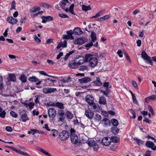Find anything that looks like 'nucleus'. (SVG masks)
<instances>
[{
  "label": "nucleus",
  "mask_w": 156,
  "mask_h": 156,
  "mask_svg": "<svg viewBox=\"0 0 156 156\" xmlns=\"http://www.w3.org/2000/svg\"><path fill=\"white\" fill-rule=\"evenodd\" d=\"M70 132L71 141L73 144H76L78 143V138L77 136L75 134L76 131L74 129L71 128L70 129Z\"/></svg>",
  "instance_id": "1"
},
{
  "label": "nucleus",
  "mask_w": 156,
  "mask_h": 156,
  "mask_svg": "<svg viewBox=\"0 0 156 156\" xmlns=\"http://www.w3.org/2000/svg\"><path fill=\"white\" fill-rule=\"evenodd\" d=\"M87 55H89L90 56L88 57V60L90 65L92 67L95 66L98 63V60L96 57H93V55L87 54Z\"/></svg>",
  "instance_id": "2"
},
{
  "label": "nucleus",
  "mask_w": 156,
  "mask_h": 156,
  "mask_svg": "<svg viewBox=\"0 0 156 156\" xmlns=\"http://www.w3.org/2000/svg\"><path fill=\"white\" fill-rule=\"evenodd\" d=\"M141 57L144 60L146 61V63H149L151 65H153V62L151 60V57L148 56L146 52L144 51H143L142 52Z\"/></svg>",
  "instance_id": "3"
},
{
  "label": "nucleus",
  "mask_w": 156,
  "mask_h": 156,
  "mask_svg": "<svg viewBox=\"0 0 156 156\" xmlns=\"http://www.w3.org/2000/svg\"><path fill=\"white\" fill-rule=\"evenodd\" d=\"M70 135V133L67 130H63L59 134V138L62 140H64L67 139Z\"/></svg>",
  "instance_id": "4"
},
{
  "label": "nucleus",
  "mask_w": 156,
  "mask_h": 156,
  "mask_svg": "<svg viewBox=\"0 0 156 156\" xmlns=\"http://www.w3.org/2000/svg\"><path fill=\"white\" fill-rule=\"evenodd\" d=\"M90 56V55L86 54L84 57L83 56H80L79 58L80 60L77 62L78 65H80L83 63L84 62H87L88 61V57Z\"/></svg>",
  "instance_id": "5"
},
{
  "label": "nucleus",
  "mask_w": 156,
  "mask_h": 156,
  "mask_svg": "<svg viewBox=\"0 0 156 156\" xmlns=\"http://www.w3.org/2000/svg\"><path fill=\"white\" fill-rule=\"evenodd\" d=\"M102 143L104 145L107 146L109 145L111 142L110 138L108 137H105L102 140Z\"/></svg>",
  "instance_id": "6"
},
{
  "label": "nucleus",
  "mask_w": 156,
  "mask_h": 156,
  "mask_svg": "<svg viewBox=\"0 0 156 156\" xmlns=\"http://www.w3.org/2000/svg\"><path fill=\"white\" fill-rule=\"evenodd\" d=\"M56 111L54 108H50L48 111V114L50 118H54L56 115Z\"/></svg>",
  "instance_id": "7"
},
{
  "label": "nucleus",
  "mask_w": 156,
  "mask_h": 156,
  "mask_svg": "<svg viewBox=\"0 0 156 156\" xmlns=\"http://www.w3.org/2000/svg\"><path fill=\"white\" fill-rule=\"evenodd\" d=\"M145 145L146 147L151 148L153 151L156 150V146H154V144L151 141H147Z\"/></svg>",
  "instance_id": "8"
},
{
  "label": "nucleus",
  "mask_w": 156,
  "mask_h": 156,
  "mask_svg": "<svg viewBox=\"0 0 156 156\" xmlns=\"http://www.w3.org/2000/svg\"><path fill=\"white\" fill-rule=\"evenodd\" d=\"M91 79L90 77H85L78 80V82L80 83H87L90 82Z\"/></svg>",
  "instance_id": "9"
},
{
  "label": "nucleus",
  "mask_w": 156,
  "mask_h": 156,
  "mask_svg": "<svg viewBox=\"0 0 156 156\" xmlns=\"http://www.w3.org/2000/svg\"><path fill=\"white\" fill-rule=\"evenodd\" d=\"M94 98L93 96L91 95H87L86 98V101L90 105L94 103Z\"/></svg>",
  "instance_id": "10"
},
{
  "label": "nucleus",
  "mask_w": 156,
  "mask_h": 156,
  "mask_svg": "<svg viewBox=\"0 0 156 156\" xmlns=\"http://www.w3.org/2000/svg\"><path fill=\"white\" fill-rule=\"evenodd\" d=\"M7 21L9 23L13 25L16 24L18 21L16 19L13 18L12 16L7 17Z\"/></svg>",
  "instance_id": "11"
},
{
  "label": "nucleus",
  "mask_w": 156,
  "mask_h": 156,
  "mask_svg": "<svg viewBox=\"0 0 156 156\" xmlns=\"http://www.w3.org/2000/svg\"><path fill=\"white\" fill-rule=\"evenodd\" d=\"M41 18L42 20V22L43 23H44L46 22L52 21L53 20V18L50 16H44L41 17Z\"/></svg>",
  "instance_id": "12"
},
{
  "label": "nucleus",
  "mask_w": 156,
  "mask_h": 156,
  "mask_svg": "<svg viewBox=\"0 0 156 156\" xmlns=\"http://www.w3.org/2000/svg\"><path fill=\"white\" fill-rule=\"evenodd\" d=\"M85 115L89 119H92L94 115V112L89 109L86 110Z\"/></svg>",
  "instance_id": "13"
},
{
  "label": "nucleus",
  "mask_w": 156,
  "mask_h": 156,
  "mask_svg": "<svg viewBox=\"0 0 156 156\" xmlns=\"http://www.w3.org/2000/svg\"><path fill=\"white\" fill-rule=\"evenodd\" d=\"M73 33L75 35H79L83 33L81 29L79 27L75 28L73 31Z\"/></svg>",
  "instance_id": "14"
},
{
  "label": "nucleus",
  "mask_w": 156,
  "mask_h": 156,
  "mask_svg": "<svg viewBox=\"0 0 156 156\" xmlns=\"http://www.w3.org/2000/svg\"><path fill=\"white\" fill-rule=\"evenodd\" d=\"M29 80L30 81L35 82H36L37 81H38L36 83V84L37 85L40 84L41 83V81H39V80L38 79L36 78L35 76H34L30 77L29 79Z\"/></svg>",
  "instance_id": "15"
},
{
  "label": "nucleus",
  "mask_w": 156,
  "mask_h": 156,
  "mask_svg": "<svg viewBox=\"0 0 156 156\" xmlns=\"http://www.w3.org/2000/svg\"><path fill=\"white\" fill-rule=\"evenodd\" d=\"M78 65L77 62H75L74 61H72L69 62V67L72 69L76 68Z\"/></svg>",
  "instance_id": "16"
},
{
  "label": "nucleus",
  "mask_w": 156,
  "mask_h": 156,
  "mask_svg": "<svg viewBox=\"0 0 156 156\" xmlns=\"http://www.w3.org/2000/svg\"><path fill=\"white\" fill-rule=\"evenodd\" d=\"M91 105L94 111L98 112L100 110V108L98 104L94 103Z\"/></svg>",
  "instance_id": "17"
},
{
  "label": "nucleus",
  "mask_w": 156,
  "mask_h": 156,
  "mask_svg": "<svg viewBox=\"0 0 156 156\" xmlns=\"http://www.w3.org/2000/svg\"><path fill=\"white\" fill-rule=\"evenodd\" d=\"M102 121L104 122V123L105 126H108L111 125V121L107 118H105Z\"/></svg>",
  "instance_id": "18"
},
{
  "label": "nucleus",
  "mask_w": 156,
  "mask_h": 156,
  "mask_svg": "<svg viewBox=\"0 0 156 156\" xmlns=\"http://www.w3.org/2000/svg\"><path fill=\"white\" fill-rule=\"evenodd\" d=\"M96 80L94 81L93 83L95 85L98 86H101L103 83L101 81V80H100V78L98 76L96 78Z\"/></svg>",
  "instance_id": "19"
},
{
  "label": "nucleus",
  "mask_w": 156,
  "mask_h": 156,
  "mask_svg": "<svg viewBox=\"0 0 156 156\" xmlns=\"http://www.w3.org/2000/svg\"><path fill=\"white\" fill-rule=\"evenodd\" d=\"M66 118L69 119H71L73 117V115L69 111H67L65 113Z\"/></svg>",
  "instance_id": "20"
},
{
  "label": "nucleus",
  "mask_w": 156,
  "mask_h": 156,
  "mask_svg": "<svg viewBox=\"0 0 156 156\" xmlns=\"http://www.w3.org/2000/svg\"><path fill=\"white\" fill-rule=\"evenodd\" d=\"M99 102L100 104L105 105L106 104V98L103 96L100 97Z\"/></svg>",
  "instance_id": "21"
},
{
  "label": "nucleus",
  "mask_w": 156,
  "mask_h": 156,
  "mask_svg": "<svg viewBox=\"0 0 156 156\" xmlns=\"http://www.w3.org/2000/svg\"><path fill=\"white\" fill-rule=\"evenodd\" d=\"M102 117L101 116L98 114H96L94 117V121L96 122H99L101 120Z\"/></svg>",
  "instance_id": "22"
},
{
  "label": "nucleus",
  "mask_w": 156,
  "mask_h": 156,
  "mask_svg": "<svg viewBox=\"0 0 156 156\" xmlns=\"http://www.w3.org/2000/svg\"><path fill=\"white\" fill-rule=\"evenodd\" d=\"M21 119L22 121L24 122H25L29 120V118L27 115L25 113H23L21 115Z\"/></svg>",
  "instance_id": "23"
},
{
  "label": "nucleus",
  "mask_w": 156,
  "mask_h": 156,
  "mask_svg": "<svg viewBox=\"0 0 156 156\" xmlns=\"http://www.w3.org/2000/svg\"><path fill=\"white\" fill-rule=\"evenodd\" d=\"M9 80L10 81L13 82H15L16 80V77L14 74H10L9 75Z\"/></svg>",
  "instance_id": "24"
},
{
  "label": "nucleus",
  "mask_w": 156,
  "mask_h": 156,
  "mask_svg": "<svg viewBox=\"0 0 156 156\" xmlns=\"http://www.w3.org/2000/svg\"><path fill=\"white\" fill-rule=\"evenodd\" d=\"M20 80L23 83H25L27 81V76L25 75H21L19 78Z\"/></svg>",
  "instance_id": "25"
},
{
  "label": "nucleus",
  "mask_w": 156,
  "mask_h": 156,
  "mask_svg": "<svg viewBox=\"0 0 156 156\" xmlns=\"http://www.w3.org/2000/svg\"><path fill=\"white\" fill-rule=\"evenodd\" d=\"M111 141L115 143H119V139L118 137L116 136L111 137L110 138Z\"/></svg>",
  "instance_id": "26"
},
{
  "label": "nucleus",
  "mask_w": 156,
  "mask_h": 156,
  "mask_svg": "<svg viewBox=\"0 0 156 156\" xmlns=\"http://www.w3.org/2000/svg\"><path fill=\"white\" fill-rule=\"evenodd\" d=\"M91 37L93 42H95L97 40L96 34L94 31H92L91 33Z\"/></svg>",
  "instance_id": "27"
},
{
  "label": "nucleus",
  "mask_w": 156,
  "mask_h": 156,
  "mask_svg": "<svg viewBox=\"0 0 156 156\" xmlns=\"http://www.w3.org/2000/svg\"><path fill=\"white\" fill-rule=\"evenodd\" d=\"M56 107H57L61 109H63L64 108L63 104L62 103L57 102L55 103Z\"/></svg>",
  "instance_id": "28"
},
{
  "label": "nucleus",
  "mask_w": 156,
  "mask_h": 156,
  "mask_svg": "<svg viewBox=\"0 0 156 156\" xmlns=\"http://www.w3.org/2000/svg\"><path fill=\"white\" fill-rule=\"evenodd\" d=\"M111 121V124L112 123L114 126H117L119 124L118 121L115 119H112Z\"/></svg>",
  "instance_id": "29"
},
{
  "label": "nucleus",
  "mask_w": 156,
  "mask_h": 156,
  "mask_svg": "<svg viewBox=\"0 0 156 156\" xmlns=\"http://www.w3.org/2000/svg\"><path fill=\"white\" fill-rule=\"evenodd\" d=\"M87 143L89 146L90 147H93L94 145L97 144L96 141L94 140L89 141Z\"/></svg>",
  "instance_id": "30"
},
{
  "label": "nucleus",
  "mask_w": 156,
  "mask_h": 156,
  "mask_svg": "<svg viewBox=\"0 0 156 156\" xmlns=\"http://www.w3.org/2000/svg\"><path fill=\"white\" fill-rule=\"evenodd\" d=\"M110 17V16L108 15H106L102 17L98 18L97 19L98 20H100L101 21H103L107 19Z\"/></svg>",
  "instance_id": "31"
},
{
  "label": "nucleus",
  "mask_w": 156,
  "mask_h": 156,
  "mask_svg": "<svg viewBox=\"0 0 156 156\" xmlns=\"http://www.w3.org/2000/svg\"><path fill=\"white\" fill-rule=\"evenodd\" d=\"M82 10L85 11L91 9V8L90 6H87L84 5H82Z\"/></svg>",
  "instance_id": "32"
},
{
  "label": "nucleus",
  "mask_w": 156,
  "mask_h": 156,
  "mask_svg": "<svg viewBox=\"0 0 156 156\" xmlns=\"http://www.w3.org/2000/svg\"><path fill=\"white\" fill-rule=\"evenodd\" d=\"M111 130L112 132L115 134H117L119 131V129L116 127H112Z\"/></svg>",
  "instance_id": "33"
},
{
  "label": "nucleus",
  "mask_w": 156,
  "mask_h": 156,
  "mask_svg": "<svg viewBox=\"0 0 156 156\" xmlns=\"http://www.w3.org/2000/svg\"><path fill=\"white\" fill-rule=\"evenodd\" d=\"M77 44L79 45H82L84 43V40L83 38L81 37L80 38H78L77 40Z\"/></svg>",
  "instance_id": "34"
},
{
  "label": "nucleus",
  "mask_w": 156,
  "mask_h": 156,
  "mask_svg": "<svg viewBox=\"0 0 156 156\" xmlns=\"http://www.w3.org/2000/svg\"><path fill=\"white\" fill-rule=\"evenodd\" d=\"M51 133L52 134L53 136H55L58 135V131L55 129H52L51 130Z\"/></svg>",
  "instance_id": "35"
},
{
  "label": "nucleus",
  "mask_w": 156,
  "mask_h": 156,
  "mask_svg": "<svg viewBox=\"0 0 156 156\" xmlns=\"http://www.w3.org/2000/svg\"><path fill=\"white\" fill-rule=\"evenodd\" d=\"M74 7V5L73 4H72L69 7V11L73 14L75 15V14L74 13L73 8Z\"/></svg>",
  "instance_id": "36"
},
{
  "label": "nucleus",
  "mask_w": 156,
  "mask_h": 156,
  "mask_svg": "<svg viewBox=\"0 0 156 156\" xmlns=\"http://www.w3.org/2000/svg\"><path fill=\"white\" fill-rule=\"evenodd\" d=\"M40 9L41 8L39 7L37 8H33L32 9H30V11L31 12H36L37 11H39Z\"/></svg>",
  "instance_id": "37"
},
{
  "label": "nucleus",
  "mask_w": 156,
  "mask_h": 156,
  "mask_svg": "<svg viewBox=\"0 0 156 156\" xmlns=\"http://www.w3.org/2000/svg\"><path fill=\"white\" fill-rule=\"evenodd\" d=\"M134 140L138 145L143 144H144V141L140 139L134 138Z\"/></svg>",
  "instance_id": "38"
},
{
  "label": "nucleus",
  "mask_w": 156,
  "mask_h": 156,
  "mask_svg": "<svg viewBox=\"0 0 156 156\" xmlns=\"http://www.w3.org/2000/svg\"><path fill=\"white\" fill-rule=\"evenodd\" d=\"M59 5L62 9H65V7L66 5V2L62 1L61 2L59 3Z\"/></svg>",
  "instance_id": "39"
},
{
  "label": "nucleus",
  "mask_w": 156,
  "mask_h": 156,
  "mask_svg": "<svg viewBox=\"0 0 156 156\" xmlns=\"http://www.w3.org/2000/svg\"><path fill=\"white\" fill-rule=\"evenodd\" d=\"M58 115L59 116H65V112L64 110L60 109L58 110Z\"/></svg>",
  "instance_id": "40"
},
{
  "label": "nucleus",
  "mask_w": 156,
  "mask_h": 156,
  "mask_svg": "<svg viewBox=\"0 0 156 156\" xmlns=\"http://www.w3.org/2000/svg\"><path fill=\"white\" fill-rule=\"evenodd\" d=\"M74 52V51H70L66 55H65L64 59V60H66L68 58L69 56L71 54H72L73 52Z\"/></svg>",
  "instance_id": "41"
},
{
  "label": "nucleus",
  "mask_w": 156,
  "mask_h": 156,
  "mask_svg": "<svg viewBox=\"0 0 156 156\" xmlns=\"http://www.w3.org/2000/svg\"><path fill=\"white\" fill-rule=\"evenodd\" d=\"M40 149V151L43 153L44 154L48 156H51V154H49L48 152L46 151L45 150H44V149L42 148Z\"/></svg>",
  "instance_id": "42"
},
{
  "label": "nucleus",
  "mask_w": 156,
  "mask_h": 156,
  "mask_svg": "<svg viewBox=\"0 0 156 156\" xmlns=\"http://www.w3.org/2000/svg\"><path fill=\"white\" fill-rule=\"evenodd\" d=\"M132 98L133 103L134 104H136L138 105H139L138 101L137 100L136 98L135 94L132 96Z\"/></svg>",
  "instance_id": "43"
},
{
  "label": "nucleus",
  "mask_w": 156,
  "mask_h": 156,
  "mask_svg": "<svg viewBox=\"0 0 156 156\" xmlns=\"http://www.w3.org/2000/svg\"><path fill=\"white\" fill-rule=\"evenodd\" d=\"M6 113L5 111H3L0 112V117L2 118H4L5 117Z\"/></svg>",
  "instance_id": "44"
},
{
  "label": "nucleus",
  "mask_w": 156,
  "mask_h": 156,
  "mask_svg": "<svg viewBox=\"0 0 156 156\" xmlns=\"http://www.w3.org/2000/svg\"><path fill=\"white\" fill-rule=\"evenodd\" d=\"M16 3H15V1L14 0L12 2V3L11 7V8L10 9V10H12L13 9H14V10H16Z\"/></svg>",
  "instance_id": "45"
},
{
  "label": "nucleus",
  "mask_w": 156,
  "mask_h": 156,
  "mask_svg": "<svg viewBox=\"0 0 156 156\" xmlns=\"http://www.w3.org/2000/svg\"><path fill=\"white\" fill-rule=\"evenodd\" d=\"M10 114L13 117L17 118L18 116L17 114L15 112L12 111H11L10 112Z\"/></svg>",
  "instance_id": "46"
},
{
  "label": "nucleus",
  "mask_w": 156,
  "mask_h": 156,
  "mask_svg": "<svg viewBox=\"0 0 156 156\" xmlns=\"http://www.w3.org/2000/svg\"><path fill=\"white\" fill-rule=\"evenodd\" d=\"M43 92L45 94H49V87L44 88L43 89Z\"/></svg>",
  "instance_id": "47"
},
{
  "label": "nucleus",
  "mask_w": 156,
  "mask_h": 156,
  "mask_svg": "<svg viewBox=\"0 0 156 156\" xmlns=\"http://www.w3.org/2000/svg\"><path fill=\"white\" fill-rule=\"evenodd\" d=\"M93 45V43L92 42H90L89 43L87 44H85V46L87 48H87V50L88 49L90 48L91 46H92Z\"/></svg>",
  "instance_id": "48"
},
{
  "label": "nucleus",
  "mask_w": 156,
  "mask_h": 156,
  "mask_svg": "<svg viewBox=\"0 0 156 156\" xmlns=\"http://www.w3.org/2000/svg\"><path fill=\"white\" fill-rule=\"evenodd\" d=\"M148 109L149 112L151 113L152 115H154V112L153 110L152 107L150 105H148Z\"/></svg>",
  "instance_id": "49"
},
{
  "label": "nucleus",
  "mask_w": 156,
  "mask_h": 156,
  "mask_svg": "<svg viewBox=\"0 0 156 156\" xmlns=\"http://www.w3.org/2000/svg\"><path fill=\"white\" fill-rule=\"evenodd\" d=\"M130 110L131 114L133 115L131 117V118L133 119H135L136 117V112L132 109H131Z\"/></svg>",
  "instance_id": "50"
},
{
  "label": "nucleus",
  "mask_w": 156,
  "mask_h": 156,
  "mask_svg": "<svg viewBox=\"0 0 156 156\" xmlns=\"http://www.w3.org/2000/svg\"><path fill=\"white\" fill-rule=\"evenodd\" d=\"M87 67L85 65H82L80 66L79 70L80 71H83L87 69Z\"/></svg>",
  "instance_id": "51"
},
{
  "label": "nucleus",
  "mask_w": 156,
  "mask_h": 156,
  "mask_svg": "<svg viewBox=\"0 0 156 156\" xmlns=\"http://www.w3.org/2000/svg\"><path fill=\"white\" fill-rule=\"evenodd\" d=\"M40 6H42L44 8H48L49 7V5L48 4H46L45 3H42L40 5Z\"/></svg>",
  "instance_id": "52"
},
{
  "label": "nucleus",
  "mask_w": 156,
  "mask_h": 156,
  "mask_svg": "<svg viewBox=\"0 0 156 156\" xmlns=\"http://www.w3.org/2000/svg\"><path fill=\"white\" fill-rule=\"evenodd\" d=\"M93 147V150L95 151H97L98 149L99 148V146L97 144H96L94 145Z\"/></svg>",
  "instance_id": "53"
},
{
  "label": "nucleus",
  "mask_w": 156,
  "mask_h": 156,
  "mask_svg": "<svg viewBox=\"0 0 156 156\" xmlns=\"http://www.w3.org/2000/svg\"><path fill=\"white\" fill-rule=\"evenodd\" d=\"M34 39L36 42L37 43H40L41 42V39H40L36 35H35L34 36Z\"/></svg>",
  "instance_id": "54"
},
{
  "label": "nucleus",
  "mask_w": 156,
  "mask_h": 156,
  "mask_svg": "<svg viewBox=\"0 0 156 156\" xmlns=\"http://www.w3.org/2000/svg\"><path fill=\"white\" fill-rule=\"evenodd\" d=\"M132 83L134 87L136 88L137 89H138L137 84L136 81L134 80H132Z\"/></svg>",
  "instance_id": "55"
},
{
  "label": "nucleus",
  "mask_w": 156,
  "mask_h": 156,
  "mask_svg": "<svg viewBox=\"0 0 156 156\" xmlns=\"http://www.w3.org/2000/svg\"><path fill=\"white\" fill-rule=\"evenodd\" d=\"M108 90V89H106V90L105 91H101L102 92L103 94L106 96L109 93V91Z\"/></svg>",
  "instance_id": "56"
},
{
  "label": "nucleus",
  "mask_w": 156,
  "mask_h": 156,
  "mask_svg": "<svg viewBox=\"0 0 156 156\" xmlns=\"http://www.w3.org/2000/svg\"><path fill=\"white\" fill-rule=\"evenodd\" d=\"M58 16L62 18H66L69 17L68 16L64 14H59Z\"/></svg>",
  "instance_id": "57"
},
{
  "label": "nucleus",
  "mask_w": 156,
  "mask_h": 156,
  "mask_svg": "<svg viewBox=\"0 0 156 156\" xmlns=\"http://www.w3.org/2000/svg\"><path fill=\"white\" fill-rule=\"evenodd\" d=\"M57 89L55 88H52L51 87H49V93L54 92Z\"/></svg>",
  "instance_id": "58"
},
{
  "label": "nucleus",
  "mask_w": 156,
  "mask_h": 156,
  "mask_svg": "<svg viewBox=\"0 0 156 156\" xmlns=\"http://www.w3.org/2000/svg\"><path fill=\"white\" fill-rule=\"evenodd\" d=\"M117 146L115 144H114L111 145V149L112 151H114L116 149Z\"/></svg>",
  "instance_id": "59"
},
{
  "label": "nucleus",
  "mask_w": 156,
  "mask_h": 156,
  "mask_svg": "<svg viewBox=\"0 0 156 156\" xmlns=\"http://www.w3.org/2000/svg\"><path fill=\"white\" fill-rule=\"evenodd\" d=\"M150 100H156V96L155 95H152L149 97Z\"/></svg>",
  "instance_id": "60"
},
{
  "label": "nucleus",
  "mask_w": 156,
  "mask_h": 156,
  "mask_svg": "<svg viewBox=\"0 0 156 156\" xmlns=\"http://www.w3.org/2000/svg\"><path fill=\"white\" fill-rule=\"evenodd\" d=\"M67 41L66 40L64 41L63 42H62V47L63 48H66L67 46Z\"/></svg>",
  "instance_id": "61"
},
{
  "label": "nucleus",
  "mask_w": 156,
  "mask_h": 156,
  "mask_svg": "<svg viewBox=\"0 0 156 156\" xmlns=\"http://www.w3.org/2000/svg\"><path fill=\"white\" fill-rule=\"evenodd\" d=\"M28 105L29 106L30 108L32 109L33 108L34 105V103L30 102L28 104Z\"/></svg>",
  "instance_id": "62"
},
{
  "label": "nucleus",
  "mask_w": 156,
  "mask_h": 156,
  "mask_svg": "<svg viewBox=\"0 0 156 156\" xmlns=\"http://www.w3.org/2000/svg\"><path fill=\"white\" fill-rule=\"evenodd\" d=\"M65 116H60L59 118L58 121L61 122H63L65 120Z\"/></svg>",
  "instance_id": "63"
},
{
  "label": "nucleus",
  "mask_w": 156,
  "mask_h": 156,
  "mask_svg": "<svg viewBox=\"0 0 156 156\" xmlns=\"http://www.w3.org/2000/svg\"><path fill=\"white\" fill-rule=\"evenodd\" d=\"M5 129L8 132H11L12 130V128L9 126L6 127Z\"/></svg>",
  "instance_id": "64"
}]
</instances>
